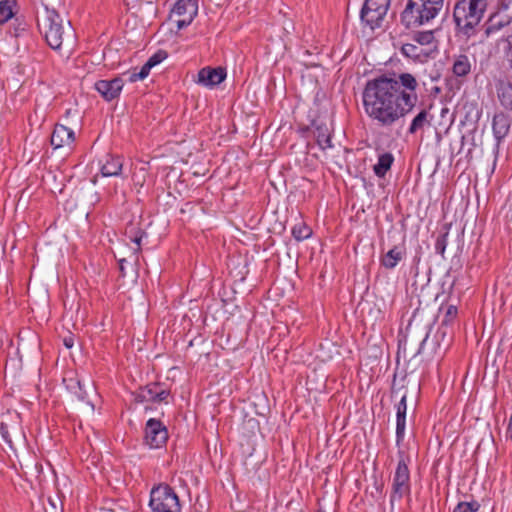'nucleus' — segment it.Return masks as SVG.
I'll return each mask as SVG.
<instances>
[{"instance_id": "f257e3e1", "label": "nucleus", "mask_w": 512, "mask_h": 512, "mask_svg": "<svg viewBox=\"0 0 512 512\" xmlns=\"http://www.w3.org/2000/svg\"><path fill=\"white\" fill-rule=\"evenodd\" d=\"M418 81L410 73L368 80L362 91L366 115L381 127H392L410 114L418 102Z\"/></svg>"}, {"instance_id": "f03ea898", "label": "nucleus", "mask_w": 512, "mask_h": 512, "mask_svg": "<svg viewBox=\"0 0 512 512\" xmlns=\"http://www.w3.org/2000/svg\"><path fill=\"white\" fill-rule=\"evenodd\" d=\"M37 28L46 43L53 50L61 49L65 40L73 37V29L70 21L65 20L57 10L41 4L37 8Z\"/></svg>"}, {"instance_id": "7ed1b4c3", "label": "nucleus", "mask_w": 512, "mask_h": 512, "mask_svg": "<svg viewBox=\"0 0 512 512\" xmlns=\"http://www.w3.org/2000/svg\"><path fill=\"white\" fill-rule=\"evenodd\" d=\"M445 0H408L400 14L401 24L416 28L431 23L443 10Z\"/></svg>"}, {"instance_id": "20e7f679", "label": "nucleus", "mask_w": 512, "mask_h": 512, "mask_svg": "<svg viewBox=\"0 0 512 512\" xmlns=\"http://www.w3.org/2000/svg\"><path fill=\"white\" fill-rule=\"evenodd\" d=\"M488 6V0H457L453 19L458 30L467 37L475 34Z\"/></svg>"}, {"instance_id": "39448f33", "label": "nucleus", "mask_w": 512, "mask_h": 512, "mask_svg": "<svg viewBox=\"0 0 512 512\" xmlns=\"http://www.w3.org/2000/svg\"><path fill=\"white\" fill-rule=\"evenodd\" d=\"M410 461L409 456L404 450L398 451V463L392 478V489L390 495V504L394 505V502L400 501L405 496L410 495L411 492V481L410 471L408 463Z\"/></svg>"}, {"instance_id": "423d86ee", "label": "nucleus", "mask_w": 512, "mask_h": 512, "mask_svg": "<svg viewBox=\"0 0 512 512\" xmlns=\"http://www.w3.org/2000/svg\"><path fill=\"white\" fill-rule=\"evenodd\" d=\"M148 505L151 512H181L177 493L166 483H160L151 489Z\"/></svg>"}, {"instance_id": "0eeeda50", "label": "nucleus", "mask_w": 512, "mask_h": 512, "mask_svg": "<svg viewBox=\"0 0 512 512\" xmlns=\"http://www.w3.org/2000/svg\"><path fill=\"white\" fill-rule=\"evenodd\" d=\"M391 0H365L360 11L361 22L374 30L382 26Z\"/></svg>"}, {"instance_id": "6e6552de", "label": "nucleus", "mask_w": 512, "mask_h": 512, "mask_svg": "<svg viewBox=\"0 0 512 512\" xmlns=\"http://www.w3.org/2000/svg\"><path fill=\"white\" fill-rule=\"evenodd\" d=\"M198 13L197 0H177L170 11V19L173 20L179 30L192 23Z\"/></svg>"}, {"instance_id": "1a4fd4ad", "label": "nucleus", "mask_w": 512, "mask_h": 512, "mask_svg": "<svg viewBox=\"0 0 512 512\" xmlns=\"http://www.w3.org/2000/svg\"><path fill=\"white\" fill-rule=\"evenodd\" d=\"M168 440L166 426L156 418H150L144 428V444L151 449L163 447Z\"/></svg>"}, {"instance_id": "9d476101", "label": "nucleus", "mask_w": 512, "mask_h": 512, "mask_svg": "<svg viewBox=\"0 0 512 512\" xmlns=\"http://www.w3.org/2000/svg\"><path fill=\"white\" fill-rule=\"evenodd\" d=\"M170 391L164 388L163 384L158 382L149 383L143 387H140L134 393V400L137 403H167Z\"/></svg>"}, {"instance_id": "9b49d317", "label": "nucleus", "mask_w": 512, "mask_h": 512, "mask_svg": "<svg viewBox=\"0 0 512 512\" xmlns=\"http://www.w3.org/2000/svg\"><path fill=\"white\" fill-rule=\"evenodd\" d=\"M124 81L121 77H116L111 80H98L95 83V89L106 101H112L119 97Z\"/></svg>"}, {"instance_id": "f8f14e48", "label": "nucleus", "mask_w": 512, "mask_h": 512, "mask_svg": "<svg viewBox=\"0 0 512 512\" xmlns=\"http://www.w3.org/2000/svg\"><path fill=\"white\" fill-rule=\"evenodd\" d=\"M226 69L223 67H204L198 72V84L205 87H214L222 83L226 78Z\"/></svg>"}, {"instance_id": "ddd939ff", "label": "nucleus", "mask_w": 512, "mask_h": 512, "mask_svg": "<svg viewBox=\"0 0 512 512\" xmlns=\"http://www.w3.org/2000/svg\"><path fill=\"white\" fill-rule=\"evenodd\" d=\"M311 127L313 129V135L316 138V142L321 150L333 147L331 141V129L325 121L315 119L312 121Z\"/></svg>"}, {"instance_id": "4468645a", "label": "nucleus", "mask_w": 512, "mask_h": 512, "mask_svg": "<svg viewBox=\"0 0 512 512\" xmlns=\"http://www.w3.org/2000/svg\"><path fill=\"white\" fill-rule=\"evenodd\" d=\"M75 141V133L72 129L62 124H56L51 135V145L54 149L71 146Z\"/></svg>"}, {"instance_id": "2eb2a0df", "label": "nucleus", "mask_w": 512, "mask_h": 512, "mask_svg": "<svg viewBox=\"0 0 512 512\" xmlns=\"http://www.w3.org/2000/svg\"><path fill=\"white\" fill-rule=\"evenodd\" d=\"M432 121L433 115L430 113L429 109L422 108L411 120L407 129V134L416 135L418 133H423L426 128L432 125Z\"/></svg>"}, {"instance_id": "dca6fc26", "label": "nucleus", "mask_w": 512, "mask_h": 512, "mask_svg": "<svg viewBox=\"0 0 512 512\" xmlns=\"http://www.w3.org/2000/svg\"><path fill=\"white\" fill-rule=\"evenodd\" d=\"M406 413H407V395H402L400 401L396 405V445L400 444L404 440L405 429H406Z\"/></svg>"}, {"instance_id": "f3484780", "label": "nucleus", "mask_w": 512, "mask_h": 512, "mask_svg": "<svg viewBox=\"0 0 512 512\" xmlns=\"http://www.w3.org/2000/svg\"><path fill=\"white\" fill-rule=\"evenodd\" d=\"M63 384L78 400L84 401L87 398L85 386L75 372H67L63 377Z\"/></svg>"}, {"instance_id": "a211bd4d", "label": "nucleus", "mask_w": 512, "mask_h": 512, "mask_svg": "<svg viewBox=\"0 0 512 512\" xmlns=\"http://www.w3.org/2000/svg\"><path fill=\"white\" fill-rule=\"evenodd\" d=\"M100 165V171L102 176L112 177L120 175L123 167V162L119 156L107 154L104 156L103 160H100Z\"/></svg>"}, {"instance_id": "6ab92c4d", "label": "nucleus", "mask_w": 512, "mask_h": 512, "mask_svg": "<svg viewBox=\"0 0 512 512\" xmlns=\"http://www.w3.org/2000/svg\"><path fill=\"white\" fill-rule=\"evenodd\" d=\"M472 70V60L466 54L455 55L452 63V74L457 78H466Z\"/></svg>"}, {"instance_id": "aec40b11", "label": "nucleus", "mask_w": 512, "mask_h": 512, "mask_svg": "<svg viewBox=\"0 0 512 512\" xmlns=\"http://www.w3.org/2000/svg\"><path fill=\"white\" fill-rule=\"evenodd\" d=\"M406 248L403 245H395L391 248L386 254H384L381 259V265L386 269H394L398 263L405 257Z\"/></svg>"}, {"instance_id": "412c9836", "label": "nucleus", "mask_w": 512, "mask_h": 512, "mask_svg": "<svg viewBox=\"0 0 512 512\" xmlns=\"http://www.w3.org/2000/svg\"><path fill=\"white\" fill-rule=\"evenodd\" d=\"M493 134L498 142H500L509 132L510 119L504 113H497L492 121Z\"/></svg>"}, {"instance_id": "4be33fe9", "label": "nucleus", "mask_w": 512, "mask_h": 512, "mask_svg": "<svg viewBox=\"0 0 512 512\" xmlns=\"http://www.w3.org/2000/svg\"><path fill=\"white\" fill-rule=\"evenodd\" d=\"M401 53L406 58L418 62L426 61L430 55V53L425 48L420 47L415 42L403 44L401 47Z\"/></svg>"}, {"instance_id": "5701e85b", "label": "nucleus", "mask_w": 512, "mask_h": 512, "mask_svg": "<svg viewBox=\"0 0 512 512\" xmlns=\"http://www.w3.org/2000/svg\"><path fill=\"white\" fill-rule=\"evenodd\" d=\"M510 24V19L508 17L501 16L496 13L489 17L487 22L485 23V35L487 37L501 31L506 26Z\"/></svg>"}, {"instance_id": "b1692460", "label": "nucleus", "mask_w": 512, "mask_h": 512, "mask_svg": "<svg viewBox=\"0 0 512 512\" xmlns=\"http://www.w3.org/2000/svg\"><path fill=\"white\" fill-rule=\"evenodd\" d=\"M394 156L390 152L381 153L378 156L377 163L373 166L375 175L379 178L385 177L394 163Z\"/></svg>"}, {"instance_id": "393cba45", "label": "nucleus", "mask_w": 512, "mask_h": 512, "mask_svg": "<svg viewBox=\"0 0 512 512\" xmlns=\"http://www.w3.org/2000/svg\"><path fill=\"white\" fill-rule=\"evenodd\" d=\"M497 96L501 105L512 110V83L509 81H501L497 85Z\"/></svg>"}, {"instance_id": "a878e982", "label": "nucleus", "mask_w": 512, "mask_h": 512, "mask_svg": "<svg viewBox=\"0 0 512 512\" xmlns=\"http://www.w3.org/2000/svg\"><path fill=\"white\" fill-rule=\"evenodd\" d=\"M16 2L14 0L0 1V25L6 23L14 16V8Z\"/></svg>"}, {"instance_id": "bb28decb", "label": "nucleus", "mask_w": 512, "mask_h": 512, "mask_svg": "<svg viewBox=\"0 0 512 512\" xmlns=\"http://www.w3.org/2000/svg\"><path fill=\"white\" fill-rule=\"evenodd\" d=\"M125 235L130 239L131 242L137 245L136 251L140 249L141 240L146 233L134 224L127 226Z\"/></svg>"}, {"instance_id": "cd10ccee", "label": "nucleus", "mask_w": 512, "mask_h": 512, "mask_svg": "<svg viewBox=\"0 0 512 512\" xmlns=\"http://www.w3.org/2000/svg\"><path fill=\"white\" fill-rule=\"evenodd\" d=\"M412 40L420 47H423L433 44L435 37L432 31H418L413 35Z\"/></svg>"}, {"instance_id": "c85d7f7f", "label": "nucleus", "mask_w": 512, "mask_h": 512, "mask_svg": "<svg viewBox=\"0 0 512 512\" xmlns=\"http://www.w3.org/2000/svg\"><path fill=\"white\" fill-rule=\"evenodd\" d=\"M312 231L305 223H298L292 228V235L297 241L310 237Z\"/></svg>"}, {"instance_id": "c756f323", "label": "nucleus", "mask_w": 512, "mask_h": 512, "mask_svg": "<svg viewBox=\"0 0 512 512\" xmlns=\"http://www.w3.org/2000/svg\"><path fill=\"white\" fill-rule=\"evenodd\" d=\"M457 313H458V310H457L456 306L449 305L447 307L444 318L441 323V327L438 330V333L441 332L443 335H445L446 332L442 331V329L444 327L450 325L455 320V318L457 317Z\"/></svg>"}, {"instance_id": "7c9ffc66", "label": "nucleus", "mask_w": 512, "mask_h": 512, "mask_svg": "<svg viewBox=\"0 0 512 512\" xmlns=\"http://www.w3.org/2000/svg\"><path fill=\"white\" fill-rule=\"evenodd\" d=\"M167 57V53L163 50H159L158 52H156L154 55H152L148 60L147 62L143 65L144 67V72H148L150 73V70L158 65L159 63H161L165 58Z\"/></svg>"}, {"instance_id": "2f4dec72", "label": "nucleus", "mask_w": 512, "mask_h": 512, "mask_svg": "<svg viewBox=\"0 0 512 512\" xmlns=\"http://www.w3.org/2000/svg\"><path fill=\"white\" fill-rule=\"evenodd\" d=\"M501 41L505 44L503 52L509 69L512 72V34L502 37Z\"/></svg>"}, {"instance_id": "473e14b6", "label": "nucleus", "mask_w": 512, "mask_h": 512, "mask_svg": "<svg viewBox=\"0 0 512 512\" xmlns=\"http://www.w3.org/2000/svg\"><path fill=\"white\" fill-rule=\"evenodd\" d=\"M479 509V502L473 500L470 502H459L453 512H478Z\"/></svg>"}, {"instance_id": "72a5a7b5", "label": "nucleus", "mask_w": 512, "mask_h": 512, "mask_svg": "<svg viewBox=\"0 0 512 512\" xmlns=\"http://www.w3.org/2000/svg\"><path fill=\"white\" fill-rule=\"evenodd\" d=\"M448 244V231L440 234L435 242V251L437 254L444 256Z\"/></svg>"}, {"instance_id": "f704fd0d", "label": "nucleus", "mask_w": 512, "mask_h": 512, "mask_svg": "<svg viewBox=\"0 0 512 512\" xmlns=\"http://www.w3.org/2000/svg\"><path fill=\"white\" fill-rule=\"evenodd\" d=\"M123 75L127 76V80L133 83L145 79L149 73L147 71L144 72V67L142 66L139 72L132 71L124 73Z\"/></svg>"}, {"instance_id": "c9c22d12", "label": "nucleus", "mask_w": 512, "mask_h": 512, "mask_svg": "<svg viewBox=\"0 0 512 512\" xmlns=\"http://www.w3.org/2000/svg\"><path fill=\"white\" fill-rule=\"evenodd\" d=\"M27 25L24 22H18L17 24H13L10 29L9 33L13 37H19L26 31Z\"/></svg>"}, {"instance_id": "e433bc0d", "label": "nucleus", "mask_w": 512, "mask_h": 512, "mask_svg": "<svg viewBox=\"0 0 512 512\" xmlns=\"http://www.w3.org/2000/svg\"><path fill=\"white\" fill-rule=\"evenodd\" d=\"M0 433L2 435V438L8 442V443H11V438H10V435H9V432H8V427L4 424H1L0 426Z\"/></svg>"}, {"instance_id": "4c0bfd02", "label": "nucleus", "mask_w": 512, "mask_h": 512, "mask_svg": "<svg viewBox=\"0 0 512 512\" xmlns=\"http://www.w3.org/2000/svg\"><path fill=\"white\" fill-rule=\"evenodd\" d=\"M507 433H508L509 437L512 439V415L510 416V419H509Z\"/></svg>"}, {"instance_id": "58836bf2", "label": "nucleus", "mask_w": 512, "mask_h": 512, "mask_svg": "<svg viewBox=\"0 0 512 512\" xmlns=\"http://www.w3.org/2000/svg\"><path fill=\"white\" fill-rule=\"evenodd\" d=\"M125 262H126V260H125V259H120V260H119V268H120L121 272H123V271H124V263H125Z\"/></svg>"}, {"instance_id": "ea45409f", "label": "nucleus", "mask_w": 512, "mask_h": 512, "mask_svg": "<svg viewBox=\"0 0 512 512\" xmlns=\"http://www.w3.org/2000/svg\"><path fill=\"white\" fill-rule=\"evenodd\" d=\"M64 344L67 348H71L72 347V340L71 339H65L64 340Z\"/></svg>"}, {"instance_id": "a19ab883", "label": "nucleus", "mask_w": 512, "mask_h": 512, "mask_svg": "<svg viewBox=\"0 0 512 512\" xmlns=\"http://www.w3.org/2000/svg\"><path fill=\"white\" fill-rule=\"evenodd\" d=\"M100 512H114L112 509H101Z\"/></svg>"}, {"instance_id": "79ce46f5", "label": "nucleus", "mask_w": 512, "mask_h": 512, "mask_svg": "<svg viewBox=\"0 0 512 512\" xmlns=\"http://www.w3.org/2000/svg\"><path fill=\"white\" fill-rule=\"evenodd\" d=\"M317 512H326V511H324V510H322V509H319V510H317Z\"/></svg>"}]
</instances>
